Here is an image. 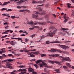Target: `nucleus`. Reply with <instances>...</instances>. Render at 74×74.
<instances>
[{"label":"nucleus","instance_id":"1","mask_svg":"<svg viewBox=\"0 0 74 74\" xmlns=\"http://www.w3.org/2000/svg\"><path fill=\"white\" fill-rule=\"evenodd\" d=\"M54 31L53 32H50L48 34H47V35L45 36L44 35H43L40 36V37L42 38H45V37H53V33L55 34V33H56L57 31V29L56 28H55L54 29Z\"/></svg>","mask_w":74,"mask_h":74},{"label":"nucleus","instance_id":"2","mask_svg":"<svg viewBox=\"0 0 74 74\" xmlns=\"http://www.w3.org/2000/svg\"><path fill=\"white\" fill-rule=\"evenodd\" d=\"M60 58L62 59V60L63 62H66V61H69V62H71V60L68 57H66V58H64L62 56H60Z\"/></svg>","mask_w":74,"mask_h":74},{"label":"nucleus","instance_id":"3","mask_svg":"<svg viewBox=\"0 0 74 74\" xmlns=\"http://www.w3.org/2000/svg\"><path fill=\"white\" fill-rule=\"evenodd\" d=\"M42 64L40 65V67H43V66H45V67H47V68H52V66H47V64H45V63L44 62V61H42Z\"/></svg>","mask_w":74,"mask_h":74},{"label":"nucleus","instance_id":"4","mask_svg":"<svg viewBox=\"0 0 74 74\" xmlns=\"http://www.w3.org/2000/svg\"><path fill=\"white\" fill-rule=\"evenodd\" d=\"M18 72L21 71V73L19 74H25V73H26V69H20L18 70Z\"/></svg>","mask_w":74,"mask_h":74},{"label":"nucleus","instance_id":"5","mask_svg":"<svg viewBox=\"0 0 74 74\" xmlns=\"http://www.w3.org/2000/svg\"><path fill=\"white\" fill-rule=\"evenodd\" d=\"M59 46H60V47H61V48L63 49L64 50H66V49H69V46L65 45H59Z\"/></svg>","mask_w":74,"mask_h":74},{"label":"nucleus","instance_id":"6","mask_svg":"<svg viewBox=\"0 0 74 74\" xmlns=\"http://www.w3.org/2000/svg\"><path fill=\"white\" fill-rule=\"evenodd\" d=\"M39 14L38 12H36L35 14H33L32 15V18H37Z\"/></svg>","mask_w":74,"mask_h":74},{"label":"nucleus","instance_id":"7","mask_svg":"<svg viewBox=\"0 0 74 74\" xmlns=\"http://www.w3.org/2000/svg\"><path fill=\"white\" fill-rule=\"evenodd\" d=\"M11 65H12V64L10 63H7L6 64V67L7 68H9V69H13L14 68L12 67V66H11Z\"/></svg>","mask_w":74,"mask_h":74},{"label":"nucleus","instance_id":"8","mask_svg":"<svg viewBox=\"0 0 74 74\" xmlns=\"http://www.w3.org/2000/svg\"><path fill=\"white\" fill-rule=\"evenodd\" d=\"M56 51H57L58 52H59L61 53H65L66 51H61L60 49H56Z\"/></svg>","mask_w":74,"mask_h":74},{"label":"nucleus","instance_id":"9","mask_svg":"<svg viewBox=\"0 0 74 74\" xmlns=\"http://www.w3.org/2000/svg\"><path fill=\"white\" fill-rule=\"evenodd\" d=\"M63 18H64L65 20L64 21V23H66L67 22V21H68V20L66 19L67 18L68 19L69 17H66V16H65V15H64V17H63Z\"/></svg>","mask_w":74,"mask_h":74},{"label":"nucleus","instance_id":"10","mask_svg":"<svg viewBox=\"0 0 74 74\" xmlns=\"http://www.w3.org/2000/svg\"><path fill=\"white\" fill-rule=\"evenodd\" d=\"M50 43H54V44L56 43H60V42L59 41H54L52 42H50L49 43H46V44H50Z\"/></svg>","mask_w":74,"mask_h":74},{"label":"nucleus","instance_id":"11","mask_svg":"<svg viewBox=\"0 0 74 74\" xmlns=\"http://www.w3.org/2000/svg\"><path fill=\"white\" fill-rule=\"evenodd\" d=\"M31 52V54L32 53H33V54L36 55H38V54H40L38 51H37L36 52Z\"/></svg>","mask_w":74,"mask_h":74},{"label":"nucleus","instance_id":"12","mask_svg":"<svg viewBox=\"0 0 74 74\" xmlns=\"http://www.w3.org/2000/svg\"><path fill=\"white\" fill-rule=\"evenodd\" d=\"M29 72H33L34 71V70L31 67H30L28 69Z\"/></svg>","mask_w":74,"mask_h":74},{"label":"nucleus","instance_id":"13","mask_svg":"<svg viewBox=\"0 0 74 74\" xmlns=\"http://www.w3.org/2000/svg\"><path fill=\"white\" fill-rule=\"evenodd\" d=\"M16 42H14V41H12V42H10V44H11L12 45H15V44H16Z\"/></svg>","mask_w":74,"mask_h":74},{"label":"nucleus","instance_id":"14","mask_svg":"<svg viewBox=\"0 0 74 74\" xmlns=\"http://www.w3.org/2000/svg\"><path fill=\"white\" fill-rule=\"evenodd\" d=\"M34 24L33 22L31 21L27 23V25H33Z\"/></svg>","mask_w":74,"mask_h":74},{"label":"nucleus","instance_id":"15","mask_svg":"<svg viewBox=\"0 0 74 74\" xmlns=\"http://www.w3.org/2000/svg\"><path fill=\"white\" fill-rule=\"evenodd\" d=\"M51 56L53 57H58L59 56V54H53Z\"/></svg>","mask_w":74,"mask_h":74},{"label":"nucleus","instance_id":"16","mask_svg":"<svg viewBox=\"0 0 74 74\" xmlns=\"http://www.w3.org/2000/svg\"><path fill=\"white\" fill-rule=\"evenodd\" d=\"M42 61H43L40 60H38L36 61V64H38V63H40V62H42Z\"/></svg>","mask_w":74,"mask_h":74},{"label":"nucleus","instance_id":"17","mask_svg":"<svg viewBox=\"0 0 74 74\" xmlns=\"http://www.w3.org/2000/svg\"><path fill=\"white\" fill-rule=\"evenodd\" d=\"M49 63H52V64H54L55 62L51 60H48Z\"/></svg>","mask_w":74,"mask_h":74},{"label":"nucleus","instance_id":"18","mask_svg":"<svg viewBox=\"0 0 74 74\" xmlns=\"http://www.w3.org/2000/svg\"><path fill=\"white\" fill-rule=\"evenodd\" d=\"M66 66L68 67H69V68H71V65L69 63H67L66 64Z\"/></svg>","mask_w":74,"mask_h":74},{"label":"nucleus","instance_id":"19","mask_svg":"<svg viewBox=\"0 0 74 74\" xmlns=\"http://www.w3.org/2000/svg\"><path fill=\"white\" fill-rule=\"evenodd\" d=\"M55 71H56V73H60V71H59V69H56L55 70Z\"/></svg>","mask_w":74,"mask_h":74},{"label":"nucleus","instance_id":"20","mask_svg":"<svg viewBox=\"0 0 74 74\" xmlns=\"http://www.w3.org/2000/svg\"><path fill=\"white\" fill-rule=\"evenodd\" d=\"M67 5V7L68 8H70L71 7V5L70 3H67L66 4Z\"/></svg>","mask_w":74,"mask_h":74},{"label":"nucleus","instance_id":"21","mask_svg":"<svg viewBox=\"0 0 74 74\" xmlns=\"http://www.w3.org/2000/svg\"><path fill=\"white\" fill-rule=\"evenodd\" d=\"M51 52H56V49H51Z\"/></svg>","mask_w":74,"mask_h":74},{"label":"nucleus","instance_id":"22","mask_svg":"<svg viewBox=\"0 0 74 74\" xmlns=\"http://www.w3.org/2000/svg\"><path fill=\"white\" fill-rule=\"evenodd\" d=\"M32 4H36L37 3H38V1H33L32 2Z\"/></svg>","mask_w":74,"mask_h":74},{"label":"nucleus","instance_id":"23","mask_svg":"<svg viewBox=\"0 0 74 74\" xmlns=\"http://www.w3.org/2000/svg\"><path fill=\"white\" fill-rule=\"evenodd\" d=\"M38 3L41 4L42 3H43V2L42 1H38Z\"/></svg>","mask_w":74,"mask_h":74},{"label":"nucleus","instance_id":"24","mask_svg":"<svg viewBox=\"0 0 74 74\" xmlns=\"http://www.w3.org/2000/svg\"><path fill=\"white\" fill-rule=\"evenodd\" d=\"M3 52H5V50H2L1 51H0V54H2Z\"/></svg>","mask_w":74,"mask_h":74},{"label":"nucleus","instance_id":"25","mask_svg":"<svg viewBox=\"0 0 74 74\" xmlns=\"http://www.w3.org/2000/svg\"><path fill=\"white\" fill-rule=\"evenodd\" d=\"M7 62H12V61H13V60L12 59H8V60H7Z\"/></svg>","mask_w":74,"mask_h":74},{"label":"nucleus","instance_id":"26","mask_svg":"<svg viewBox=\"0 0 74 74\" xmlns=\"http://www.w3.org/2000/svg\"><path fill=\"white\" fill-rule=\"evenodd\" d=\"M7 8H3L1 9V11H5V10H7Z\"/></svg>","mask_w":74,"mask_h":74},{"label":"nucleus","instance_id":"27","mask_svg":"<svg viewBox=\"0 0 74 74\" xmlns=\"http://www.w3.org/2000/svg\"><path fill=\"white\" fill-rule=\"evenodd\" d=\"M34 28H37V29H38L39 30H40V27H39L38 26H34Z\"/></svg>","mask_w":74,"mask_h":74},{"label":"nucleus","instance_id":"28","mask_svg":"<svg viewBox=\"0 0 74 74\" xmlns=\"http://www.w3.org/2000/svg\"><path fill=\"white\" fill-rule=\"evenodd\" d=\"M34 66L35 67H36V69H37L38 67V65L37 64H35L34 65Z\"/></svg>","mask_w":74,"mask_h":74},{"label":"nucleus","instance_id":"29","mask_svg":"<svg viewBox=\"0 0 74 74\" xmlns=\"http://www.w3.org/2000/svg\"><path fill=\"white\" fill-rule=\"evenodd\" d=\"M12 11V9H10L7 10L6 11V12H8V11Z\"/></svg>","mask_w":74,"mask_h":74},{"label":"nucleus","instance_id":"30","mask_svg":"<svg viewBox=\"0 0 74 74\" xmlns=\"http://www.w3.org/2000/svg\"><path fill=\"white\" fill-rule=\"evenodd\" d=\"M5 67H4V66L0 64V68H4Z\"/></svg>","mask_w":74,"mask_h":74},{"label":"nucleus","instance_id":"31","mask_svg":"<svg viewBox=\"0 0 74 74\" xmlns=\"http://www.w3.org/2000/svg\"><path fill=\"white\" fill-rule=\"evenodd\" d=\"M46 56V55L44 54H42L41 55V57H44V56Z\"/></svg>","mask_w":74,"mask_h":74},{"label":"nucleus","instance_id":"32","mask_svg":"<svg viewBox=\"0 0 74 74\" xmlns=\"http://www.w3.org/2000/svg\"><path fill=\"white\" fill-rule=\"evenodd\" d=\"M11 18L12 19H15V16H11Z\"/></svg>","mask_w":74,"mask_h":74},{"label":"nucleus","instance_id":"33","mask_svg":"<svg viewBox=\"0 0 74 74\" xmlns=\"http://www.w3.org/2000/svg\"><path fill=\"white\" fill-rule=\"evenodd\" d=\"M7 2H4L3 4H2V5H7Z\"/></svg>","mask_w":74,"mask_h":74},{"label":"nucleus","instance_id":"34","mask_svg":"<svg viewBox=\"0 0 74 74\" xmlns=\"http://www.w3.org/2000/svg\"><path fill=\"white\" fill-rule=\"evenodd\" d=\"M18 67H20V68H23L24 67V66L22 65H21L20 66H18Z\"/></svg>","mask_w":74,"mask_h":74},{"label":"nucleus","instance_id":"35","mask_svg":"<svg viewBox=\"0 0 74 74\" xmlns=\"http://www.w3.org/2000/svg\"><path fill=\"white\" fill-rule=\"evenodd\" d=\"M25 10H21L19 11V12H25Z\"/></svg>","mask_w":74,"mask_h":74},{"label":"nucleus","instance_id":"36","mask_svg":"<svg viewBox=\"0 0 74 74\" xmlns=\"http://www.w3.org/2000/svg\"><path fill=\"white\" fill-rule=\"evenodd\" d=\"M2 15H3V16H6L7 15V14H3Z\"/></svg>","mask_w":74,"mask_h":74},{"label":"nucleus","instance_id":"37","mask_svg":"<svg viewBox=\"0 0 74 74\" xmlns=\"http://www.w3.org/2000/svg\"><path fill=\"white\" fill-rule=\"evenodd\" d=\"M2 56H3V58H5L6 57V55L4 54H2Z\"/></svg>","mask_w":74,"mask_h":74},{"label":"nucleus","instance_id":"38","mask_svg":"<svg viewBox=\"0 0 74 74\" xmlns=\"http://www.w3.org/2000/svg\"><path fill=\"white\" fill-rule=\"evenodd\" d=\"M27 54H28V55H30H30H32V53H31V52H28L27 53Z\"/></svg>","mask_w":74,"mask_h":74},{"label":"nucleus","instance_id":"39","mask_svg":"<svg viewBox=\"0 0 74 74\" xmlns=\"http://www.w3.org/2000/svg\"><path fill=\"white\" fill-rule=\"evenodd\" d=\"M30 56L31 57H35V56L34 55V54H31V55H30Z\"/></svg>","mask_w":74,"mask_h":74},{"label":"nucleus","instance_id":"40","mask_svg":"<svg viewBox=\"0 0 74 74\" xmlns=\"http://www.w3.org/2000/svg\"><path fill=\"white\" fill-rule=\"evenodd\" d=\"M63 68L64 69H67V66H64L63 67Z\"/></svg>","mask_w":74,"mask_h":74},{"label":"nucleus","instance_id":"41","mask_svg":"<svg viewBox=\"0 0 74 74\" xmlns=\"http://www.w3.org/2000/svg\"><path fill=\"white\" fill-rule=\"evenodd\" d=\"M11 30L10 29H9V30H7L6 31H5V32H10V31H11Z\"/></svg>","mask_w":74,"mask_h":74},{"label":"nucleus","instance_id":"42","mask_svg":"<svg viewBox=\"0 0 74 74\" xmlns=\"http://www.w3.org/2000/svg\"><path fill=\"white\" fill-rule=\"evenodd\" d=\"M36 51V49H34L33 50H29V51Z\"/></svg>","mask_w":74,"mask_h":74},{"label":"nucleus","instance_id":"43","mask_svg":"<svg viewBox=\"0 0 74 74\" xmlns=\"http://www.w3.org/2000/svg\"><path fill=\"white\" fill-rule=\"evenodd\" d=\"M38 10H39L40 11H42V9L40 8H38Z\"/></svg>","mask_w":74,"mask_h":74},{"label":"nucleus","instance_id":"44","mask_svg":"<svg viewBox=\"0 0 74 74\" xmlns=\"http://www.w3.org/2000/svg\"><path fill=\"white\" fill-rule=\"evenodd\" d=\"M23 2H24V1H23V0H21L20 1V3H23Z\"/></svg>","mask_w":74,"mask_h":74},{"label":"nucleus","instance_id":"45","mask_svg":"<svg viewBox=\"0 0 74 74\" xmlns=\"http://www.w3.org/2000/svg\"><path fill=\"white\" fill-rule=\"evenodd\" d=\"M34 29V28H29V29L30 30H33Z\"/></svg>","mask_w":74,"mask_h":74},{"label":"nucleus","instance_id":"46","mask_svg":"<svg viewBox=\"0 0 74 74\" xmlns=\"http://www.w3.org/2000/svg\"><path fill=\"white\" fill-rule=\"evenodd\" d=\"M6 43H10V42H11L10 41H8V40H7V41H6Z\"/></svg>","mask_w":74,"mask_h":74},{"label":"nucleus","instance_id":"47","mask_svg":"<svg viewBox=\"0 0 74 74\" xmlns=\"http://www.w3.org/2000/svg\"><path fill=\"white\" fill-rule=\"evenodd\" d=\"M36 36V34H34L33 35H32L31 36L32 38H33V37H34V36Z\"/></svg>","mask_w":74,"mask_h":74},{"label":"nucleus","instance_id":"48","mask_svg":"<svg viewBox=\"0 0 74 74\" xmlns=\"http://www.w3.org/2000/svg\"><path fill=\"white\" fill-rule=\"evenodd\" d=\"M1 62H7V60H4L2 61Z\"/></svg>","mask_w":74,"mask_h":74},{"label":"nucleus","instance_id":"49","mask_svg":"<svg viewBox=\"0 0 74 74\" xmlns=\"http://www.w3.org/2000/svg\"><path fill=\"white\" fill-rule=\"evenodd\" d=\"M29 41V39L27 38L25 39V41L26 42H27V41Z\"/></svg>","mask_w":74,"mask_h":74},{"label":"nucleus","instance_id":"50","mask_svg":"<svg viewBox=\"0 0 74 74\" xmlns=\"http://www.w3.org/2000/svg\"><path fill=\"white\" fill-rule=\"evenodd\" d=\"M32 74H37V73L35 72H33L32 73Z\"/></svg>","mask_w":74,"mask_h":74},{"label":"nucleus","instance_id":"51","mask_svg":"<svg viewBox=\"0 0 74 74\" xmlns=\"http://www.w3.org/2000/svg\"><path fill=\"white\" fill-rule=\"evenodd\" d=\"M4 59L3 56H0V59Z\"/></svg>","mask_w":74,"mask_h":74},{"label":"nucleus","instance_id":"52","mask_svg":"<svg viewBox=\"0 0 74 74\" xmlns=\"http://www.w3.org/2000/svg\"><path fill=\"white\" fill-rule=\"evenodd\" d=\"M7 24H8V22H5L4 23H3V25H7Z\"/></svg>","mask_w":74,"mask_h":74},{"label":"nucleus","instance_id":"53","mask_svg":"<svg viewBox=\"0 0 74 74\" xmlns=\"http://www.w3.org/2000/svg\"><path fill=\"white\" fill-rule=\"evenodd\" d=\"M21 7L22 8H26V7L25 6H21Z\"/></svg>","mask_w":74,"mask_h":74},{"label":"nucleus","instance_id":"54","mask_svg":"<svg viewBox=\"0 0 74 74\" xmlns=\"http://www.w3.org/2000/svg\"><path fill=\"white\" fill-rule=\"evenodd\" d=\"M29 51H30L29 50H25V52H29Z\"/></svg>","mask_w":74,"mask_h":74},{"label":"nucleus","instance_id":"55","mask_svg":"<svg viewBox=\"0 0 74 74\" xmlns=\"http://www.w3.org/2000/svg\"><path fill=\"white\" fill-rule=\"evenodd\" d=\"M11 39H12V40H14L15 39H18V38H12Z\"/></svg>","mask_w":74,"mask_h":74},{"label":"nucleus","instance_id":"56","mask_svg":"<svg viewBox=\"0 0 74 74\" xmlns=\"http://www.w3.org/2000/svg\"><path fill=\"white\" fill-rule=\"evenodd\" d=\"M62 29L63 30H66L67 29H65V28H62Z\"/></svg>","mask_w":74,"mask_h":74},{"label":"nucleus","instance_id":"57","mask_svg":"<svg viewBox=\"0 0 74 74\" xmlns=\"http://www.w3.org/2000/svg\"><path fill=\"white\" fill-rule=\"evenodd\" d=\"M35 60H36L35 59H33L32 60H31L30 61H31V62H33V61H35Z\"/></svg>","mask_w":74,"mask_h":74},{"label":"nucleus","instance_id":"58","mask_svg":"<svg viewBox=\"0 0 74 74\" xmlns=\"http://www.w3.org/2000/svg\"><path fill=\"white\" fill-rule=\"evenodd\" d=\"M27 33V32L25 31H24L23 32V33L25 34V33Z\"/></svg>","mask_w":74,"mask_h":74},{"label":"nucleus","instance_id":"59","mask_svg":"<svg viewBox=\"0 0 74 74\" xmlns=\"http://www.w3.org/2000/svg\"><path fill=\"white\" fill-rule=\"evenodd\" d=\"M2 34H8V33L3 32V33H2Z\"/></svg>","mask_w":74,"mask_h":74},{"label":"nucleus","instance_id":"60","mask_svg":"<svg viewBox=\"0 0 74 74\" xmlns=\"http://www.w3.org/2000/svg\"><path fill=\"white\" fill-rule=\"evenodd\" d=\"M8 56H12V54H9L8 55Z\"/></svg>","mask_w":74,"mask_h":74},{"label":"nucleus","instance_id":"61","mask_svg":"<svg viewBox=\"0 0 74 74\" xmlns=\"http://www.w3.org/2000/svg\"><path fill=\"white\" fill-rule=\"evenodd\" d=\"M18 38L17 39H18V40H22V39L21 38Z\"/></svg>","mask_w":74,"mask_h":74},{"label":"nucleus","instance_id":"62","mask_svg":"<svg viewBox=\"0 0 74 74\" xmlns=\"http://www.w3.org/2000/svg\"><path fill=\"white\" fill-rule=\"evenodd\" d=\"M48 23H50L51 24H53V23L51 22L50 21H48L47 22Z\"/></svg>","mask_w":74,"mask_h":74},{"label":"nucleus","instance_id":"63","mask_svg":"<svg viewBox=\"0 0 74 74\" xmlns=\"http://www.w3.org/2000/svg\"><path fill=\"white\" fill-rule=\"evenodd\" d=\"M72 16H74V12H73L71 14Z\"/></svg>","mask_w":74,"mask_h":74},{"label":"nucleus","instance_id":"64","mask_svg":"<svg viewBox=\"0 0 74 74\" xmlns=\"http://www.w3.org/2000/svg\"><path fill=\"white\" fill-rule=\"evenodd\" d=\"M71 50L72 51H73V52H74V49H71Z\"/></svg>","mask_w":74,"mask_h":74}]
</instances>
